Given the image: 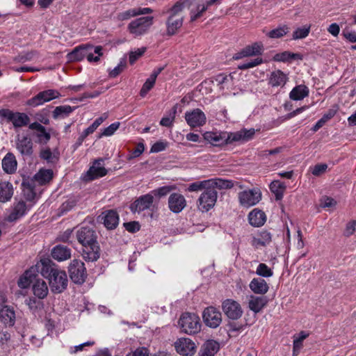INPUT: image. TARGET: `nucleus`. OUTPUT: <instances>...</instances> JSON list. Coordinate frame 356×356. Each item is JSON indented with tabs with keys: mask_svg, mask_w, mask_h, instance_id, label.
Masks as SVG:
<instances>
[{
	"mask_svg": "<svg viewBox=\"0 0 356 356\" xmlns=\"http://www.w3.org/2000/svg\"><path fill=\"white\" fill-rule=\"evenodd\" d=\"M41 159L46 160L49 163H53L54 161V156L52 155V152L49 148L42 149L40 152Z\"/></svg>",
	"mask_w": 356,
	"mask_h": 356,
	"instance_id": "69168bd1",
	"label": "nucleus"
},
{
	"mask_svg": "<svg viewBox=\"0 0 356 356\" xmlns=\"http://www.w3.org/2000/svg\"><path fill=\"white\" fill-rule=\"evenodd\" d=\"M186 206V200L184 196L178 193L170 194L168 198L169 209L175 213H180Z\"/></svg>",
	"mask_w": 356,
	"mask_h": 356,
	"instance_id": "6ab92c4d",
	"label": "nucleus"
},
{
	"mask_svg": "<svg viewBox=\"0 0 356 356\" xmlns=\"http://www.w3.org/2000/svg\"><path fill=\"white\" fill-rule=\"evenodd\" d=\"M146 51L145 47L137 49L129 54V63L134 64Z\"/></svg>",
	"mask_w": 356,
	"mask_h": 356,
	"instance_id": "680f3d73",
	"label": "nucleus"
},
{
	"mask_svg": "<svg viewBox=\"0 0 356 356\" xmlns=\"http://www.w3.org/2000/svg\"><path fill=\"white\" fill-rule=\"evenodd\" d=\"M203 137L206 141L213 146L227 145V131H207L203 134Z\"/></svg>",
	"mask_w": 356,
	"mask_h": 356,
	"instance_id": "aec40b11",
	"label": "nucleus"
},
{
	"mask_svg": "<svg viewBox=\"0 0 356 356\" xmlns=\"http://www.w3.org/2000/svg\"><path fill=\"white\" fill-rule=\"evenodd\" d=\"M33 292L38 298H44L48 294L47 283L43 280H36L33 284Z\"/></svg>",
	"mask_w": 356,
	"mask_h": 356,
	"instance_id": "a19ab883",
	"label": "nucleus"
},
{
	"mask_svg": "<svg viewBox=\"0 0 356 356\" xmlns=\"http://www.w3.org/2000/svg\"><path fill=\"white\" fill-rule=\"evenodd\" d=\"M35 55V52H27L22 55H19L17 58H15V60L20 63H24L26 61H30L33 59L34 56Z\"/></svg>",
	"mask_w": 356,
	"mask_h": 356,
	"instance_id": "774afa93",
	"label": "nucleus"
},
{
	"mask_svg": "<svg viewBox=\"0 0 356 356\" xmlns=\"http://www.w3.org/2000/svg\"><path fill=\"white\" fill-rule=\"evenodd\" d=\"M247 57L262 54L264 46L261 42H254L243 48Z\"/></svg>",
	"mask_w": 356,
	"mask_h": 356,
	"instance_id": "49530a36",
	"label": "nucleus"
},
{
	"mask_svg": "<svg viewBox=\"0 0 356 356\" xmlns=\"http://www.w3.org/2000/svg\"><path fill=\"white\" fill-rule=\"evenodd\" d=\"M0 317L5 325L8 327L13 326L16 319L14 308L8 305L3 306L0 309Z\"/></svg>",
	"mask_w": 356,
	"mask_h": 356,
	"instance_id": "c85d7f7f",
	"label": "nucleus"
},
{
	"mask_svg": "<svg viewBox=\"0 0 356 356\" xmlns=\"http://www.w3.org/2000/svg\"><path fill=\"white\" fill-rule=\"evenodd\" d=\"M215 81L216 82L219 89L224 90L225 89L228 90L232 85L233 79L230 75L227 76L224 74H218L216 77Z\"/></svg>",
	"mask_w": 356,
	"mask_h": 356,
	"instance_id": "a18cd8bd",
	"label": "nucleus"
},
{
	"mask_svg": "<svg viewBox=\"0 0 356 356\" xmlns=\"http://www.w3.org/2000/svg\"><path fill=\"white\" fill-rule=\"evenodd\" d=\"M51 291L54 293H61L67 286V277L64 270H57L48 278Z\"/></svg>",
	"mask_w": 356,
	"mask_h": 356,
	"instance_id": "0eeeda50",
	"label": "nucleus"
},
{
	"mask_svg": "<svg viewBox=\"0 0 356 356\" xmlns=\"http://www.w3.org/2000/svg\"><path fill=\"white\" fill-rule=\"evenodd\" d=\"M35 277V275L33 270L30 268L29 270H26L24 275L19 279L18 286L21 289L28 288L32 282V279Z\"/></svg>",
	"mask_w": 356,
	"mask_h": 356,
	"instance_id": "de8ad7c7",
	"label": "nucleus"
},
{
	"mask_svg": "<svg viewBox=\"0 0 356 356\" xmlns=\"http://www.w3.org/2000/svg\"><path fill=\"white\" fill-rule=\"evenodd\" d=\"M126 66V62L124 60H121L120 63L112 70L109 72L110 77L115 78L118 75H119L122 70L124 69Z\"/></svg>",
	"mask_w": 356,
	"mask_h": 356,
	"instance_id": "e2e57ef3",
	"label": "nucleus"
},
{
	"mask_svg": "<svg viewBox=\"0 0 356 356\" xmlns=\"http://www.w3.org/2000/svg\"><path fill=\"white\" fill-rule=\"evenodd\" d=\"M261 199V193L258 188L245 190L238 193V200L241 206L250 207L257 204Z\"/></svg>",
	"mask_w": 356,
	"mask_h": 356,
	"instance_id": "1a4fd4ad",
	"label": "nucleus"
},
{
	"mask_svg": "<svg viewBox=\"0 0 356 356\" xmlns=\"http://www.w3.org/2000/svg\"><path fill=\"white\" fill-rule=\"evenodd\" d=\"M248 220L252 226L260 227L265 223L266 216L262 211L254 209L249 213Z\"/></svg>",
	"mask_w": 356,
	"mask_h": 356,
	"instance_id": "58836bf2",
	"label": "nucleus"
},
{
	"mask_svg": "<svg viewBox=\"0 0 356 356\" xmlns=\"http://www.w3.org/2000/svg\"><path fill=\"white\" fill-rule=\"evenodd\" d=\"M153 24V17H142L131 21L128 25V30L135 37L144 35Z\"/></svg>",
	"mask_w": 356,
	"mask_h": 356,
	"instance_id": "20e7f679",
	"label": "nucleus"
},
{
	"mask_svg": "<svg viewBox=\"0 0 356 356\" xmlns=\"http://www.w3.org/2000/svg\"><path fill=\"white\" fill-rule=\"evenodd\" d=\"M185 120L191 127L194 128L204 125L207 118L203 111L200 108H195L185 113Z\"/></svg>",
	"mask_w": 356,
	"mask_h": 356,
	"instance_id": "dca6fc26",
	"label": "nucleus"
},
{
	"mask_svg": "<svg viewBox=\"0 0 356 356\" xmlns=\"http://www.w3.org/2000/svg\"><path fill=\"white\" fill-rule=\"evenodd\" d=\"M33 270L35 275L38 273H40L44 277L48 279L49 276L54 273L55 270H58L56 268L52 261L48 258L41 259L36 263L35 265L31 267Z\"/></svg>",
	"mask_w": 356,
	"mask_h": 356,
	"instance_id": "ddd939ff",
	"label": "nucleus"
},
{
	"mask_svg": "<svg viewBox=\"0 0 356 356\" xmlns=\"http://www.w3.org/2000/svg\"><path fill=\"white\" fill-rule=\"evenodd\" d=\"M17 167V162L15 155L8 152L6 154L2 160V168L3 171L8 174L14 173Z\"/></svg>",
	"mask_w": 356,
	"mask_h": 356,
	"instance_id": "e433bc0d",
	"label": "nucleus"
},
{
	"mask_svg": "<svg viewBox=\"0 0 356 356\" xmlns=\"http://www.w3.org/2000/svg\"><path fill=\"white\" fill-rule=\"evenodd\" d=\"M92 49H93V46L90 44L76 47L72 52L68 54V58L71 61H80L87 57L88 51L92 50Z\"/></svg>",
	"mask_w": 356,
	"mask_h": 356,
	"instance_id": "c756f323",
	"label": "nucleus"
},
{
	"mask_svg": "<svg viewBox=\"0 0 356 356\" xmlns=\"http://www.w3.org/2000/svg\"><path fill=\"white\" fill-rule=\"evenodd\" d=\"M101 56H102V47L101 46H97L93 47L92 50L88 51L86 58L89 62H97Z\"/></svg>",
	"mask_w": 356,
	"mask_h": 356,
	"instance_id": "603ef678",
	"label": "nucleus"
},
{
	"mask_svg": "<svg viewBox=\"0 0 356 356\" xmlns=\"http://www.w3.org/2000/svg\"><path fill=\"white\" fill-rule=\"evenodd\" d=\"M179 325L183 332L188 334H195L201 330L200 317L192 313H184L179 320Z\"/></svg>",
	"mask_w": 356,
	"mask_h": 356,
	"instance_id": "7ed1b4c3",
	"label": "nucleus"
},
{
	"mask_svg": "<svg viewBox=\"0 0 356 356\" xmlns=\"http://www.w3.org/2000/svg\"><path fill=\"white\" fill-rule=\"evenodd\" d=\"M191 0H179L168 10V17L166 21L167 33L168 35H175L182 26L184 21L183 10L186 6H189Z\"/></svg>",
	"mask_w": 356,
	"mask_h": 356,
	"instance_id": "f257e3e1",
	"label": "nucleus"
},
{
	"mask_svg": "<svg viewBox=\"0 0 356 356\" xmlns=\"http://www.w3.org/2000/svg\"><path fill=\"white\" fill-rule=\"evenodd\" d=\"M0 116H2L12 122L15 127H21L26 125L29 122V116L24 113H14L8 109L0 111Z\"/></svg>",
	"mask_w": 356,
	"mask_h": 356,
	"instance_id": "4468645a",
	"label": "nucleus"
},
{
	"mask_svg": "<svg viewBox=\"0 0 356 356\" xmlns=\"http://www.w3.org/2000/svg\"><path fill=\"white\" fill-rule=\"evenodd\" d=\"M254 134V129H241L236 132H227V140L226 144H231L235 142H246Z\"/></svg>",
	"mask_w": 356,
	"mask_h": 356,
	"instance_id": "a211bd4d",
	"label": "nucleus"
},
{
	"mask_svg": "<svg viewBox=\"0 0 356 356\" xmlns=\"http://www.w3.org/2000/svg\"><path fill=\"white\" fill-rule=\"evenodd\" d=\"M76 109V107H72L69 105H63L56 106L53 111V116L54 118L58 117L65 118L68 116L71 113H72Z\"/></svg>",
	"mask_w": 356,
	"mask_h": 356,
	"instance_id": "09e8293b",
	"label": "nucleus"
},
{
	"mask_svg": "<svg viewBox=\"0 0 356 356\" xmlns=\"http://www.w3.org/2000/svg\"><path fill=\"white\" fill-rule=\"evenodd\" d=\"M289 81L288 74L280 70L273 71L268 78V84L273 88H283Z\"/></svg>",
	"mask_w": 356,
	"mask_h": 356,
	"instance_id": "b1692460",
	"label": "nucleus"
},
{
	"mask_svg": "<svg viewBox=\"0 0 356 356\" xmlns=\"http://www.w3.org/2000/svg\"><path fill=\"white\" fill-rule=\"evenodd\" d=\"M215 188H209V189H206L200 195L198 199L197 207L202 212L208 211L215 205L218 197V193Z\"/></svg>",
	"mask_w": 356,
	"mask_h": 356,
	"instance_id": "6e6552de",
	"label": "nucleus"
},
{
	"mask_svg": "<svg viewBox=\"0 0 356 356\" xmlns=\"http://www.w3.org/2000/svg\"><path fill=\"white\" fill-rule=\"evenodd\" d=\"M120 122H115L114 123H112L108 127L105 128L103 131L102 132L99 137L102 136H111L113 135V134L118 130V129L120 127Z\"/></svg>",
	"mask_w": 356,
	"mask_h": 356,
	"instance_id": "bf43d9fd",
	"label": "nucleus"
},
{
	"mask_svg": "<svg viewBox=\"0 0 356 356\" xmlns=\"http://www.w3.org/2000/svg\"><path fill=\"white\" fill-rule=\"evenodd\" d=\"M107 174V170L104 166V160L99 159L95 160L92 166L84 174L83 179L85 181H92L105 176Z\"/></svg>",
	"mask_w": 356,
	"mask_h": 356,
	"instance_id": "2eb2a0df",
	"label": "nucleus"
},
{
	"mask_svg": "<svg viewBox=\"0 0 356 356\" xmlns=\"http://www.w3.org/2000/svg\"><path fill=\"white\" fill-rule=\"evenodd\" d=\"M270 191L275 195L277 200H280L284 196V193L286 190V185L284 183L280 181H273L270 183Z\"/></svg>",
	"mask_w": 356,
	"mask_h": 356,
	"instance_id": "37998d69",
	"label": "nucleus"
},
{
	"mask_svg": "<svg viewBox=\"0 0 356 356\" xmlns=\"http://www.w3.org/2000/svg\"><path fill=\"white\" fill-rule=\"evenodd\" d=\"M309 90L307 86L300 84L295 86L289 92V98L293 101H300L307 97Z\"/></svg>",
	"mask_w": 356,
	"mask_h": 356,
	"instance_id": "ea45409f",
	"label": "nucleus"
},
{
	"mask_svg": "<svg viewBox=\"0 0 356 356\" xmlns=\"http://www.w3.org/2000/svg\"><path fill=\"white\" fill-rule=\"evenodd\" d=\"M202 318L207 326L211 328H216L222 322V314L216 307H208L202 313Z\"/></svg>",
	"mask_w": 356,
	"mask_h": 356,
	"instance_id": "9b49d317",
	"label": "nucleus"
},
{
	"mask_svg": "<svg viewBox=\"0 0 356 356\" xmlns=\"http://www.w3.org/2000/svg\"><path fill=\"white\" fill-rule=\"evenodd\" d=\"M102 218L104 225L108 229H113L118 225L119 216L114 210H108L103 212Z\"/></svg>",
	"mask_w": 356,
	"mask_h": 356,
	"instance_id": "cd10ccee",
	"label": "nucleus"
},
{
	"mask_svg": "<svg viewBox=\"0 0 356 356\" xmlns=\"http://www.w3.org/2000/svg\"><path fill=\"white\" fill-rule=\"evenodd\" d=\"M76 238L80 244L85 245L91 242H95L97 240V236L92 228L81 227L76 231Z\"/></svg>",
	"mask_w": 356,
	"mask_h": 356,
	"instance_id": "4be33fe9",
	"label": "nucleus"
},
{
	"mask_svg": "<svg viewBox=\"0 0 356 356\" xmlns=\"http://www.w3.org/2000/svg\"><path fill=\"white\" fill-rule=\"evenodd\" d=\"M268 300L264 296H250L248 299V307L254 313L260 312L267 305Z\"/></svg>",
	"mask_w": 356,
	"mask_h": 356,
	"instance_id": "72a5a7b5",
	"label": "nucleus"
},
{
	"mask_svg": "<svg viewBox=\"0 0 356 356\" xmlns=\"http://www.w3.org/2000/svg\"><path fill=\"white\" fill-rule=\"evenodd\" d=\"M234 186L232 181L229 179L220 178L209 179L201 181H196L191 184L187 190L189 192L199 191L209 188H218L219 189L231 188Z\"/></svg>",
	"mask_w": 356,
	"mask_h": 356,
	"instance_id": "f03ea898",
	"label": "nucleus"
},
{
	"mask_svg": "<svg viewBox=\"0 0 356 356\" xmlns=\"http://www.w3.org/2000/svg\"><path fill=\"white\" fill-rule=\"evenodd\" d=\"M52 257L58 261H65L71 257V250L63 245H57L51 250Z\"/></svg>",
	"mask_w": 356,
	"mask_h": 356,
	"instance_id": "c9c22d12",
	"label": "nucleus"
},
{
	"mask_svg": "<svg viewBox=\"0 0 356 356\" xmlns=\"http://www.w3.org/2000/svg\"><path fill=\"white\" fill-rule=\"evenodd\" d=\"M177 105L174 106L173 108H172V111H171L170 115L167 117H163L161 120L160 124L163 127H171L172 125L174 119L175 118V115L177 113Z\"/></svg>",
	"mask_w": 356,
	"mask_h": 356,
	"instance_id": "4d7b16f0",
	"label": "nucleus"
},
{
	"mask_svg": "<svg viewBox=\"0 0 356 356\" xmlns=\"http://www.w3.org/2000/svg\"><path fill=\"white\" fill-rule=\"evenodd\" d=\"M263 63V60L261 58H256L253 60H251L248 62H245L240 65H238V68L241 70H246L249 68H252L256 67Z\"/></svg>",
	"mask_w": 356,
	"mask_h": 356,
	"instance_id": "052dcab7",
	"label": "nucleus"
},
{
	"mask_svg": "<svg viewBox=\"0 0 356 356\" xmlns=\"http://www.w3.org/2000/svg\"><path fill=\"white\" fill-rule=\"evenodd\" d=\"M28 211L27 206L23 200H19L13 204L10 213L7 217L9 222H13L24 216Z\"/></svg>",
	"mask_w": 356,
	"mask_h": 356,
	"instance_id": "a878e982",
	"label": "nucleus"
},
{
	"mask_svg": "<svg viewBox=\"0 0 356 356\" xmlns=\"http://www.w3.org/2000/svg\"><path fill=\"white\" fill-rule=\"evenodd\" d=\"M289 29L287 26H283L269 31L266 35L270 38H280L289 32Z\"/></svg>",
	"mask_w": 356,
	"mask_h": 356,
	"instance_id": "3c124183",
	"label": "nucleus"
},
{
	"mask_svg": "<svg viewBox=\"0 0 356 356\" xmlns=\"http://www.w3.org/2000/svg\"><path fill=\"white\" fill-rule=\"evenodd\" d=\"M257 275L263 277H270L273 275V272L266 264L261 263L256 269Z\"/></svg>",
	"mask_w": 356,
	"mask_h": 356,
	"instance_id": "864d4df0",
	"label": "nucleus"
},
{
	"mask_svg": "<svg viewBox=\"0 0 356 356\" xmlns=\"http://www.w3.org/2000/svg\"><path fill=\"white\" fill-rule=\"evenodd\" d=\"M60 97V93L58 90L49 89L40 92L38 95L29 99L26 104L32 107H36Z\"/></svg>",
	"mask_w": 356,
	"mask_h": 356,
	"instance_id": "9d476101",
	"label": "nucleus"
},
{
	"mask_svg": "<svg viewBox=\"0 0 356 356\" xmlns=\"http://www.w3.org/2000/svg\"><path fill=\"white\" fill-rule=\"evenodd\" d=\"M222 309L225 315L230 320L236 321L243 314L241 304L233 299H226L222 302Z\"/></svg>",
	"mask_w": 356,
	"mask_h": 356,
	"instance_id": "423d86ee",
	"label": "nucleus"
},
{
	"mask_svg": "<svg viewBox=\"0 0 356 356\" xmlns=\"http://www.w3.org/2000/svg\"><path fill=\"white\" fill-rule=\"evenodd\" d=\"M154 197L151 193L146 194L137 199L130 208L133 212H140L146 210L152 206Z\"/></svg>",
	"mask_w": 356,
	"mask_h": 356,
	"instance_id": "393cba45",
	"label": "nucleus"
},
{
	"mask_svg": "<svg viewBox=\"0 0 356 356\" xmlns=\"http://www.w3.org/2000/svg\"><path fill=\"white\" fill-rule=\"evenodd\" d=\"M178 354L182 356H193L197 349L195 343L188 338H179L174 343Z\"/></svg>",
	"mask_w": 356,
	"mask_h": 356,
	"instance_id": "f8f14e48",
	"label": "nucleus"
},
{
	"mask_svg": "<svg viewBox=\"0 0 356 356\" xmlns=\"http://www.w3.org/2000/svg\"><path fill=\"white\" fill-rule=\"evenodd\" d=\"M153 12L150 8H135L127 10L118 15V19L120 21L127 20L137 15L149 14Z\"/></svg>",
	"mask_w": 356,
	"mask_h": 356,
	"instance_id": "2f4dec72",
	"label": "nucleus"
},
{
	"mask_svg": "<svg viewBox=\"0 0 356 356\" xmlns=\"http://www.w3.org/2000/svg\"><path fill=\"white\" fill-rule=\"evenodd\" d=\"M220 349L218 342L215 340H207L202 346L199 356H214Z\"/></svg>",
	"mask_w": 356,
	"mask_h": 356,
	"instance_id": "473e14b6",
	"label": "nucleus"
},
{
	"mask_svg": "<svg viewBox=\"0 0 356 356\" xmlns=\"http://www.w3.org/2000/svg\"><path fill=\"white\" fill-rule=\"evenodd\" d=\"M175 189L174 186H164L152 191L151 194L154 196L161 197L167 195L172 191Z\"/></svg>",
	"mask_w": 356,
	"mask_h": 356,
	"instance_id": "5fc2aeb1",
	"label": "nucleus"
},
{
	"mask_svg": "<svg viewBox=\"0 0 356 356\" xmlns=\"http://www.w3.org/2000/svg\"><path fill=\"white\" fill-rule=\"evenodd\" d=\"M155 82L156 79L149 76L144 83L140 90V95L144 97L148 93V92L154 87Z\"/></svg>",
	"mask_w": 356,
	"mask_h": 356,
	"instance_id": "13d9d810",
	"label": "nucleus"
},
{
	"mask_svg": "<svg viewBox=\"0 0 356 356\" xmlns=\"http://www.w3.org/2000/svg\"><path fill=\"white\" fill-rule=\"evenodd\" d=\"M35 186L36 184L33 179H31V177L23 179L21 186L23 195L27 201H32L35 199L36 195Z\"/></svg>",
	"mask_w": 356,
	"mask_h": 356,
	"instance_id": "bb28decb",
	"label": "nucleus"
},
{
	"mask_svg": "<svg viewBox=\"0 0 356 356\" xmlns=\"http://www.w3.org/2000/svg\"><path fill=\"white\" fill-rule=\"evenodd\" d=\"M99 246L96 241L83 245V257L87 261H95L99 258Z\"/></svg>",
	"mask_w": 356,
	"mask_h": 356,
	"instance_id": "5701e85b",
	"label": "nucleus"
},
{
	"mask_svg": "<svg viewBox=\"0 0 356 356\" xmlns=\"http://www.w3.org/2000/svg\"><path fill=\"white\" fill-rule=\"evenodd\" d=\"M15 147L23 156H31L33 154V142L28 136H17Z\"/></svg>",
	"mask_w": 356,
	"mask_h": 356,
	"instance_id": "f3484780",
	"label": "nucleus"
},
{
	"mask_svg": "<svg viewBox=\"0 0 356 356\" xmlns=\"http://www.w3.org/2000/svg\"><path fill=\"white\" fill-rule=\"evenodd\" d=\"M327 168V165L325 163L317 164L312 168V173L315 176H319L324 173Z\"/></svg>",
	"mask_w": 356,
	"mask_h": 356,
	"instance_id": "338daca9",
	"label": "nucleus"
},
{
	"mask_svg": "<svg viewBox=\"0 0 356 356\" xmlns=\"http://www.w3.org/2000/svg\"><path fill=\"white\" fill-rule=\"evenodd\" d=\"M337 108L334 107L329 109L323 117L318 120L312 127L313 131H317L321 129L328 120L332 119L337 113Z\"/></svg>",
	"mask_w": 356,
	"mask_h": 356,
	"instance_id": "c03bdc74",
	"label": "nucleus"
},
{
	"mask_svg": "<svg viewBox=\"0 0 356 356\" xmlns=\"http://www.w3.org/2000/svg\"><path fill=\"white\" fill-rule=\"evenodd\" d=\"M355 231H356V220H352L346 224L343 234L345 236L348 237V236L353 235Z\"/></svg>",
	"mask_w": 356,
	"mask_h": 356,
	"instance_id": "0e129e2a",
	"label": "nucleus"
},
{
	"mask_svg": "<svg viewBox=\"0 0 356 356\" xmlns=\"http://www.w3.org/2000/svg\"><path fill=\"white\" fill-rule=\"evenodd\" d=\"M310 25L304 26L302 27L298 28L293 33V40H299L305 38L309 33L310 31Z\"/></svg>",
	"mask_w": 356,
	"mask_h": 356,
	"instance_id": "6e6d98bb",
	"label": "nucleus"
},
{
	"mask_svg": "<svg viewBox=\"0 0 356 356\" xmlns=\"http://www.w3.org/2000/svg\"><path fill=\"white\" fill-rule=\"evenodd\" d=\"M71 280L76 284H83L87 277L85 264L79 259H73L68 268Z\"/></svg>",
	"mask_w": 356,
	"mask_h": 356,
	"instance_id": "39448f33",
	"label": "nucleus"
},
{
	"mask_svg": "<svg viewBox=\"0 0 356 356\" xmlns=\"http://www.w3.org/2000/svg\"><path fill=\"white\" fill-rule=\"evenodd\" d=\"M271 239L270 233L267 231H263L254 238V244L255 245L265 246L271 242Z\"/></svg>",
	"mask_w": 356,
	"mask_h": 356,
	"instance_id": "8fccbe9b",
	"label": "nucleus"
},
{
	"mask_svg": "<svg viewBox=\"0 0 356 356\" xmlns=\"http://www.w3.org/2000/svg\"><path fill=\"white\" fill-rule=\"evenodd\" d=\"M13 186L10 182H0V202L5 203L10 201L13 195Z\"/></svg>",
	"mask_w": 356,
	"mask_h": 356,
	"instance_id": "4c0bfd02",
	"label": "nucleus"
},
{
	"mask_svg": "<svg viewBox=\"0 0 356 356\" xmlns=\"http://www.w3.org/2000/svg\"><path fill=\"white\" fill-rule=\"evenodd\" d=\"M29 129L36 131L35 136L39 143L46 144L50 140V134L47 132L45 127L39 122H35L31 123L29 125Z\"/></svg>",
	"mask_w": 356,
	"mask_h": 356,
	"instance_id": "7c9ffc66",
	"label": "nucleus"
},
{
	"mask_svg": "<svg viewBox=\"0 0 356 356\" xmlns=\"http://www.w3.org/2000/svg\"><path fill=\"white\" fill-rule=\"evenodd\" d=\"M251 291L255 294L264 295L269 289L267 282L261 278H253L249 284Z\"/></svg>",
	"mask_w": 356,
	"mask_h": 356,
	"instance_id": "f704fd0d",
	"label": "nucleus"
},
{
	"mask_svg": "<svg viewBox=\"0 0 356 356\" xmlns=\"http://www.w3.org/2000/svg\"><path fill=\"white\" fill-rule=\"evenodd\" d=\"M53 177V171L51 170H40L33 177L35 183L39 185H44L48 183Z\"/></svg>",
	"mask_w": 356,
	"mask_h": 356,
	"instance_id": "79ce46f5",
	"label": "nucleus"
},
{
	"mask_svg": "<svg viewBox=\"0 0 356 356\" xmlns=\"http://www.w3.org/2000/svg\"><path fill=\"white\" fill-rule=\"evenodd\" d=\"M208 1L206 3L195 2V0H191L189 6H186L190 9L191 22H195L202 16V14L210 7Z\"/></svg>",
	"mask_w": 356,
	"mask_h": 356,
	"instance_id": "412c9836",
	"label": "nucleus"
}]
</instances>
